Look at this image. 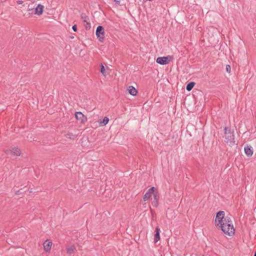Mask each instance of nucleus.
Wrapping results in <instances>:
<instances>
[{"label": "nucleus", "mask_w": 256, "mask_h": 256, "mask_svg": "<svg viewBox=\"0 0 256 256\" xmlns=\"http://www.w3.org/2000/svg\"><path fill=\"white\" fill-rule=\"evenodd\" d=\"M225 142L230 146H232L235 144L234 132L228 128H224Z\"/></svg>", "instance_id": "f03ea898"}, {"label": "nucleus", "mask_w": 256, "mask_h": 256, "mask_svg": "<svg viewBox=\"0 0 256 256\" xmlns=\"http://www.w3.org/2000/svg\"><path fill=\"white\" fill-rule=\"evenodd\" d=\"M75 250V248L74 247H70L67 248V252L68 254H72L74 250Z\"/></svg>", "instance_id": "6ab92c4d"}, {"label": "nucleus", "mask_w": 256, "mask_h": 256, "mask_svg": "<svg viewBox=\"0 0 256 256\" xmlns=\"http://www.w3.org/2000/svg\"><path fill=\"white\" fill-rule=\"evenodd\" d=\"M195 85V82H189L186 86V89L188 91L191 90Z\"/></svg>", "instance_id": "4468645a"}, {"label": "nucleus", "mask_w": 256, "mask_h": 256, "mask_svg": "<svg viewBox=\"0 0 256 256\" xmlns=\"http://www.w3.org/2000/svg\"><path fill=\"white\" fill-rule=\"evenodd\" d=\"M156 232L154 234V242H156L158 241L160 239V228L157 227L156 229Z\"/></svg>", "instance_id": "ddd939ff"}, {"label": "nucleus", "mask_w": 256, "mask_h": 256, "mask_svg": "<svg viewBox=\"0 0 256 256\" xmlns=\"http://www.w3.org/2000/svg\"><path fill=\"white\" fill-rule=\"evenodd\" d=\"M17 3L18 4H22V3H23V1L22 0H18L17 2Z\"/></svg>", "instance_id": "5701e85b"}, {"label": "nucleus", "mask_w": 256, "mask_h": 256, "mask_svg": "<svg viewBox=\"0 0 256 256\" xmlns=\"http://www.w3.org/2000/svg\"><path fill=\"white\" fill-rule=\"evenodd\" d=\"M224 211L217 212L214 222L216 226H219L223 232L229 236H232L235 232L232 222L228 216H224Z\"/></svg>", "instance_id": "f257e3e1"}, {"label": "nucleus", "mask_w": 256, "mask_h": 256, "mask_svg": "<svg viewBox=\"0 0 256 256\" xmlns=\"http://www.w3.org/2000/svg\"><path fill=\"white\" fill-rule=\"evenodd\" d=\"M154 190L155 188L152 186L148 190L143 197V200L144 201L148 200L151 197L152 194H154Z\"/></svg>", "instance_id": "39448f33"}, {"label": "nucleus", "mask_w": 256, "mask_h": 256, "mask_svg": "<svg viewBox=\"0 0 256 256\" xmlns=\"http://www.w3.org/2000/svg\"><path fill=\"white\" fill-rule=\"evenodd\" d=\"M44 6L41 4H38L35 8V14L38 15H41L44 12Z\"/></svg>", "instance_id": "1a4fd4ad"}, {"label": "nucleus", "mask_w": 256, "mask_h": 256, "mask_svg": "<svg viewBox=\"0 0 256 256\" xmlns=\"http://www.w3.org/2000/svg\"><path fill=\"white\" fill-rule=\"evenodd\" d=\"M116 4H119L120 2V0H113Z\"/></svg>", "instance_id": "4be33fe9"}, {"label": "nucleus", "mask_w": 256, "mask_h": 256, "mask_svg": "<svg viewBox=\"0 0 256 256\" xmlns=\"http://www.w3.org/2000/svg\"><path fill=\"white\" fill-rule=\"evenodd\" d=\"M44 250L46 252H49L52 248V242L49 240H46L43 244Z\"/></svg>", "instance_id": "0eeeda50"}, {"label": "nucleus", "mask_w": 256, "mask_h": 256, "mask_svg": "<svg viewBox=\"0 0 256 256\" xmlns=\"http://www.w3.org/2000/svg\"><path fill=\"white\" fill-rule=\"evenodd\" d=\"M254 256H256V253H254Z\"/></svg>", "instance_id": "393cba45"}, {"label": "nucleus", "mask_w": 256, "mask_h": 256, "mask_svg": "<svg viewBox=\"0 0 256 256\" xmlns=\"http://www.w3.org/2000/svg\"><path fill=\"white\" fill-rule=\"evenodd\" d=\"M72 30L74 31V32H76L77 31V28H76V24L72 26Z\"/></svg>", "instance_id": "412c9836"}, {"label": "nucleus", "mask_w": 256, "mask_h": 256, "mask_svg": "<svg viewBox=\"0 0 256 256\" xmlns=\"http://www.w3.org/2000/svg\"><path fill=\"white\" fill-rule=\"evenodd\" d=\"M66 137L68 138L74 139L75 138V136L72 132H68L66 134Z\"/></svg>", "instance_id": "dca6fc26"}, {"label": "nucleus", "mask_w": 256, "mask_h": 256, "mask_svg": "<svg viewBox=\"0 0 256 256\" xmlns=\"http://www.w3.org/2000/svg\"><path fill=\"white\" fill-rule=\"evenodd\" d=\"M168 56H162V57H158L156 60V62L161 65H166L168 64L170 61L168 60Z\"/></svg>", "instance_id": "20e7f679"}, {"label": "nucleus", "mask_w": 256, "mask_h": 256, "mask_svg": "<svg viewBox=\"0 0 256 256\" xmlns=\"http://www.w3.org/2000/svg\"><path fill=\"white\" fill-rule=\"evenodd\" d=\"M108 118L107 117H104L101 122L103 126H106L108 123Z\"/></svg>", "instance_id": "f3484780"}, {"label": "nucleus", "mask_w": 256, "mask_h": 256, "mask_svg": "<svg viewBox=\"0 0 256 256\" xmlns=\"http://www.w3.org/2000/svg\"><path fill=\"white\" fill-rule=\"evenodd\" d=\"M158 198L159 197L156 193H154V200L152 202V204L154 206H158Z\"/></svg>", "instance_id": "f8f14e48"}, {"label": "nucleus", "mask_w": 256, "mask_h": 256, "mask_svg": "<svg viewBox=\"0 0 256 256\" xmlns=\"http://www.w3.org/2000/svg\"><path fill=\"white\" fill-rule=\"evenodd\" d=\"M100 72L102 73V74L103 76H105L106 75L105 68H104V65L102 64H101V65H100Z\"/></svg>", "instance_id": "a211bd4d"}, {"label": "nucleus", "mask_w": 256, "mask_h": 256, "mask_svg": "<svg viewBox=\"0 0 256 256\" xmlns=\"http://www.w3.org/2000/svg\"><path fill=\"white\" fill-rule=\"evenodd\" d=\"M230 69V66L229 65H227L226 67V70L227 72H228V70Z\"/></svg>", "instance_id": "b1692460"}, {"label": "nucleus", "mask_w": 256, "mask_h": 256, "mask_svg": "<svg viewBox=\"0 0 256 256\" xmlns=\"http://www.w3.org/2000/svg\"><path fill=\"white\" fill-rule=\"evenodd\" d=\"M244 152L248 156H251L253 154V149L252 146H246L244 148Z\"/></svg>", "instance_id": "9d476101"}, {"label": "nucleus", "mask_w": 256, "mask_h": 256, "mask_svg": "<svg viewBox=\"0 0 256 256\" xmlns=\"http://www.w3.org/2000/svg\"><path fill=\"white\" fill-rule=\"evenodd\" d=\"M128 90L129 94L132 96H136L138 93L137 90L133 86H130Z\"/></svg>", "instance_id": "9b49d317"}, {"label": "nucleus", "mask_w": 256, "mask_h": 256, "mask_svg": "<svg viewBox=\"0 0 256 256\" xmlns=\"http://www.w3.org/2000/svg\"><path fill=\"white\" fill-rule=\"evenodd\" d=\"M96 34L98 40L102 42L104 39V30L102 26H98L96 28Z\"/></svg>", "instance_id": "7ed1b4c3"}, {"label": "nucleus", "mask_w": 256, "mask_h": 256, "mask_svg": "<svg viewBox=\"0 0 256 256\" xmlns=\"http://www.w3.org/2000/svg\"><path fill=\"white\" fill-rule=\"evenodd\" d=\"M81 18L84 22H87V20H88V18L85 14H81Z\"/></svg>", "instance_id": "2eb2a0df"}, {"label": "nucleus", "mask_w": 256, "mask_h": 256, "mask_svg": "<svg viewBox=\"0 0 256 256\" xmlns=\"http://www.w3.org/2000/svg\"><path fill=\"white\" fill-rule=\"evenodd\" d=\"M75 117L77 120H80L81 122H84L86 119L84 116L80 112H76Z\"/></svg>", "instance_id": "6e6552de"}, {"label": "nucleus", "mask_w": 256, "mask_h": 256, "mask_svg": "<svg viewBox=\"0 0 256 256\" xmlns=\"http://www.w3.org/2000/svg\"><path fill=\"white\" fill-rule=\"evenodd\" d=\"M255 253H256V252H255Z\"/></svg>", "instance_id": "a878e982"}, {"label": "nucleus", "mask_w": 256, "mask_h": 256, "mask_svg": "<svg viewBox=\"0 0 256 256\" xmlns=\"http://www.w3.org/2000/svg\"><path fill=\"white\" fill-rule=\"evenodd\" d=\"M86 23V25L85 26L86 29H90L91 27L90 24L88 22V20H87V22H85Z\"/></svg>", "instance_id": "aec40b11"}, {"label": "nucleus", "mask_w": 256, "mask_h": 256, "mask_svg": "<svg viewBox=\"0 0 256 256\" xmlns=\"http://www.w3.org/2000/svg\"><path fill=\"white\" fill-rule=\"evenodd\" d=\"M6 152L8 154H12L16 156H20L21 154L20 150L18 148L16 147L11 148L10 150H7Z\"/></svg>", "instance_id": "423d86ee"}]
</instances>
